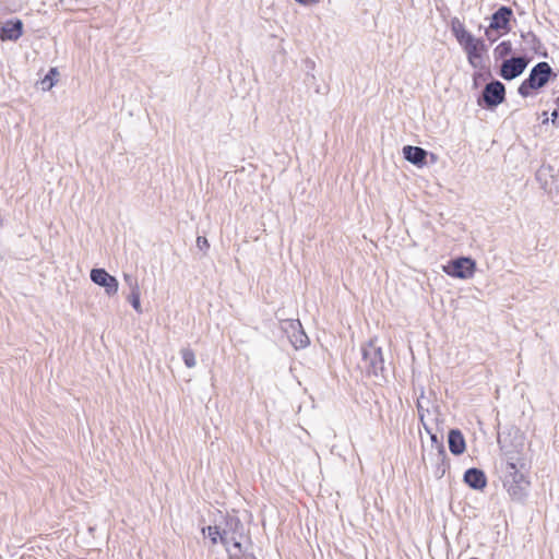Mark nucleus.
Instances as JSON below:
<instances>
[{"label":"nucleus","mask_w":559,"mask_h":559,"mask_svg":"<svg viewBox=\"0 0 559 559\" xmlns=\"http://www.w3.org/2000/svg\"><path fill=\"white\" fill-rule=\"evenodd\" d=\"M360 368L368 374L384 379V359L381 347L377 346L374 340H370L361 347Z\"/></svg>","instance_id":"obj_2"},{"label":"nucleus","mask_w":559,"mask_h":559,"mask_svg":"<svg viewBox=\"0 0 559 559\" xmlns=\"http://www.w3.org/2000/svg\"><path fill=\"white\" fill-rule=\"evenodd\" d=\"M449 449L452 454L460 455L465 451V439L459 429H451L448 436Z\"/></svg>","instance_id":"obj_16"},{"label":"nucleus","mask_w":559,"mask_h":559,"mask_svg":"<svg viewBox=\"0 0 559 559\" xmlns=\"http://www.w3.org/2000/svg\"><path fill=\"white\" fill-rule=\"evenodd\" d=\"M511 16L512 10L509 7H501L491 15L490 24L488 27L496 31L503 29L507 32L509 31V22Z\"/></svg>","instance_id":"obj_12"},{"label":"nucleus","mask_w":559,"mask_h":559,"mask_svg":"<svg viewBox=\"0 0 559 559\" xmlns=\"http://www.w3.org/2000/svg\"><path fill=\"white\" fill-rule=\"evenodd\" d=\"M58 75L56 68H51L45 78L40 81V87L43 91H49L55 85V76Z\"/></svg>","instance_id":"obj_19"},{"label":"nucleus","mask_w":559,"mask_h":559,"mask_svg":"<svg viewBox=\"0 0 559 559\" xmlns=\"http://www.w3.org/2000/svg\"><path fill=\"white\" fill-rule=\"evenodd\" d=\"M526 67L527 60L524 57H512L502 62L500 75L504 80L511 81L520 76L524 72Z\"/></svg>","instance_id":"obj_6"},{"label":"nucleus","mask_w":559,"mask_h":559,"mask_svg":"<svg viewBox=\"0 0 559 559\" xmlns=\"http://www.w3.org/2000/svg\"><path fill=\"white\" fill-rule=\"evenodd\" d=\"M522 38L525 44L534 51H537L540 46L538 37L533 32L522 33Z\"/></svg>","instance_id":"obj_20"},{"label":"nucleus","mask_w":559,"mask_h":559,"mask_svg":"<svg viewBox=\"0 0 559 559\" xmlns=\"http://www.w3.org/2000/svg\"><path fill=\"white\" fill-rule=\"evenodd\" d=\"M503 451V461L501 462V471L503 473V487L513 500L522 501L527 496L530 480L525 477L520 468L524 467L523 459L519 452Z\"/></svg>","instance_id":"obj_1"},{"label":"nucleus","mask_w":559,"mask_h":559,"mask_svg":"<svg viewBox=\"0 0 559 559\" xmlns=\"http://www.w3.org/2000/svg\"><path fill=\"white\" fill-rule=\"evenodd\" d=\"M552 73L551 67L543 61L538 62L528 74V85L540 88L547 84Z\"/></svg>","instance_id":"obj_9"},{"label":"nucleus","mask_w":559,"mask_h":559,"mask_svg":"<svg viewBox=\"0 0 559 559\" xmlns=\"http://www.w3.org/2000/svg\"><path fill=\"white\" fill-rule=\"evenodd\" d=\"M463 50L465 51L467 60L473 68H483V52L486 51V45L483 39L475 38V40L463 48Z\"/></svg>","instance_id":"obj_10"},{"label":"nucleus","mask_w":559,"mask_h":559,"mask_svg":"<svg viewBox=\"0 0 559 559\" xmlns=\"http://www.w3.org/2000/svg\"><path fill=\"white\" fill-rule=\"evenodd\" d=\"M60 2H61L63 5H67V7H71V5H72V0H60Z\"/></svg>","instance_id":"obj_31"},{"label":"nucleus","mask_w":559,"mask_h":559,"mask_svg":"<svg viewBox=\"0 0 559 559\" xmlns=\"http://www.w3.org/2000/svg\"><path fill=\"white\" fill-rule=\"evenodd\" d=\"M242 539L235 542L234 545L227 546L226 551L229 555V558L231 559H238L242 556L245 552V549L242 547Z\"/></svg>","instance_id":"obj_21"},{"label":"nucleus","mask_w":559,"mask_h":559,"mask_svg":"<svg viewBox=\"0 0 559 559\" xmlns=\"http://www.w3.org/2000/svg\"><path fill=\"white\" fill-rule=\"evenodd\" d=\"M281 329L287 334L290 344L296 348H305L309 344V337L305 333L299 320L287 319L281 322Z\"/></svg>","instance_id":"obj_3"},{"label":"nucleus","mask_w":559,"mask_h":559,"mask_svg":"<svg viewBox=\"0 0 559 559\" xmlns=\"http://www.w3.org/2000/svg\"><path fill=\"white\" fill-rule=\"evenodd\" d=\"M23 34V23L21 20H9L7 21L0 29V38L1 40H17Z\"/></svg>","instance_id":"obj_11"},{"label":"nucleus","mask_w":559,"mask_h":559,"mask_svg":"<svg viewBox=\"0 0 559 559\" xmlns=\"http://www.w3.org/2000/svg\"><path fill=\"white\" fill-rule=\"evenodd\" d=\"M427 151L419 146L406 145L403 147L404 158L416 166H423L426 163Z\"/></svg>","instance_id":"obj_15"},{"label":"nucleus","mask_w":559,"mask_h":559,"mask_svg":"<svg viewBox=\"0 0 559 559\" xmlns=\"http://www.w3.org/2000/svg\"><path fill=\"white\" fill-rule=\"evenodd\" d=\"M140 289L139 290H134V292H130L129 296H128V300L129 302L131 304V306L133 307V309L138 312V313H142V307H141V301H140Z\"/></svg>","instance_id":"obj_23"},{"label":"nucleus","mask_w":559,"mask_h":559,"mask_svg":"<svg viewBox=\"0 0 559 559\" xmlns=\"http://www.w3.org/2000/svg\"><path fill=\"white\" fill-rule=\"evenodd\" d=\"M417 408H418V415H419L420 423L423 424L426 432L430 436L432 447H435L438 457L443 460L447 455V452H445L442 441L438 438L437 433H435L432 431L431 427L425 421V411L419 403L417 405Z\"/></svg>","instance_id":"obj_13"},{"label":"nucleus","mask_w":559,"mask_h":559,"mask_svg":"<svg viewBox=\"0 0 559 559\" xmlns=\"http://www.w3.org/2000/svg\"><path fill=\"white\" fill-rule=\"evenodd\" d=\"M447 273L457 278H469L475 271V262L469 258H459L445 269Z\"/></svg>","instance_id":"obj_7"},{"label":"nucleus","mask_w":559,"mask_h":559,"mask_svg":"<svg viewBox=\"0 0 559 559\" xmlns=\"http://www.w3.org/2000/svg\"><path fill=\"white\" fill-rule=\"evenodd\" d=\"M202 534L210 538L212 545H216L218 540L221 542L222 531L217 526L203 527Z\"/></svg>","instance_id":"obj_17"},{"label":"nucleus","mask_w":559,"mask_h":559,"mask_svg":"<svg viewBox=\"0 0 559 559\" xmlns=\"http://www.w3.org/2000/svg\"><path fill=\"white\" fill-rule=\"evenodd\" d=\"M462 48H465L468 44L475 40V37L467 31L455 37Z\"/></svg>","instance_id":"obj_26"},{"label":"nucleus","mask_w":559,"mask_h":559,"mask_svg":"<svg viewBox=\"0 0 559 559\" xmlns=\"http://www.w3.org/2000/svg\"><path fill=\"white\" fill-rule=\"evenodd\" d=\"M483 100L488 108L500 105L506 97V87L500 81H492L483 90Z\"/></svg>","instance_id":"obj_4"},{"label":"nucleus","mask_w":559,"mask_h":559,"mask_svg":"<svg viewBox=\"0 0 559 559\" xmlns=\"http://www.w3.org/2000/svg\"><path fill=\"white\" fill-rule=\"evenodd\" d=\"M296 3L300 4V5H304V7H309L311 4H316L318 3L320 0H294Z\"/></svg>","instance_id":"obj_30"},{"label":"nucleus","mask_w":559,"mask_h":559,"mask_svg":"<svg viewBox=\"0 0 559 559\" xmlns=\"http://www.w3.org/2000/svg\"><path fill=\"white\" fill-rule=\"evenodd\" d=\"M464 481L473 489L481 490L487 485L485 473L481 469L472 467L464 473Z\"/></svg>","instance_id":"obj_14"},{"label":"nucleus","mask_w":559,"mask_h":559,"mask_svg":"<svg viewBox=\"0 0 559 559\" xmlns=\"http://www.w3.org/2000/svg\"><path fill=\"white\" fill-rule=\"evenodd\" d=\"M227 528L222 531L221 543L227 548V546L234 545L243 538V525L240 520L230 518L226 522Z\"/></svg>","instance_id":"obj_8"},{"label":"nucleus","mask_w":559,"mask_h":559,"mask_svg":"<svg viewBox=\"0 0 559 559\" xmlns=\"http://www.w3.org/2000/svg\"><path fill=\"white\" fill-rule=\"evenodd\" d=\"M496 32H497L496 29L487 27L485 31V35H486L487 39L490 41H496L498 38V35L496 34Z\"/></svg>","instance_id":"obj_29"},{"label":"nucleus","mask_w":559,"mask_h":559,"mask_svg":"<svg viewBox=\"0 0 559 559\" xmlns=\"http://www.w3.org/2000/svg\"><path fill=\"white\" fill-rule=\"evenodd\" d=\"M123 281L127 284V286L129 287L130 292L140 289L138 278L134 275L129 274V273H123Z\"/></svg>","instance_id":"obj_24"},{"label":"nucleus","mask_w":559,"mask_h":559,"mask_svg":"<svg viewBox=\"0 0 559 559\" xmlns=\"http://www.w3.org/2000/svg\"><path fill=\"white\" fill-rule=\"evenodd\" d=\"M197 246L200 250H206L210 247L207 239L203 236L197 238Z\"/></svg>","instance_id":"obj_28"},{"label":"nucleus","mask_w":559,"mask_h":559,"mask_svg":"<svg viewBox=\"0 0 559 559\" xmlns=\"http://www.w3.org/2000/svg\"><path fill=\"white\" fill-rule=\"evenodd\" d=\"M512 51V45L509 40L501 41L493 50L496 59H503Z\"/></svg>","instance_id":"obj_18"},{"label":"nucleus","mask_w":559,"mask_h":559,"mask_svg":"<svg viewBox=\"0 0 559 559\" xmlns=\"http://www.w3.org/2000/svg\"><path fill=\"white\" fill-rule=\"evenodd\" d=\"M528 84H530V83H528V78H527V79H525V80L521 83V85L519 86L518 92H519V94H520L521 96H523V97H527V96H530V95H531V91H532V90H537L536 87L531 86V85H528Z\"/></svg>","instance_id":"obj_27"},{"label":"nucleus","mask_w":559,"mask_h":559,"mask_svg":"<svg viewBox=\"0 0 559 559\" xmlns=\"http://www.w3.org/2000/svg\"><path fill=\"white\" fill-rule=\"evenodd\" d=\"M181 356L187 368H193L197 365L195 355L190 348L181 349Z\"/></svg>","instance_id":"obj_22"},{"label":"nucleus","mask_w":559,"mask_h":559,"mask_svg":"<svg viewBox=\"0 0 559 559\" xmlns=\"http://www.w3.org/2000/svg\"><path fill=\"white\" fill-rule=\"evenodd\" d=\"M471 559H478V558H471Z\"/></svg>","instance_id":"obj_33"},{"label":"nucleus","mask_w":559,"mask_h":559,"mask_svg":"<svg viewBox=\"0 0 559 559\" xmlns=\"http://www.w3.org/2000/svg\"><path fill=\"white\" fill-rule=\"evenodd\" d=\"M551 116H552V121H555V119H556V118H557V116H558L557 110H555V111L551 114Z\"/></svg>","instance_id":"obj_32"},{"label":"nucleus","mask_w":559,"mask_h":559,"mask_svg":"<svg viewBox=\"0 0 559 559\" xmlns=\"http://www.w3.org/2000/svg\"><path fill=\"white\" fill-rule=\"evenodd\" d=\"M451 31L455 37H459L462 33L466 31L464 24L457 19L453 17L451 20Z\"/></svg>","instance_id":"obj_25"},{"label":"nucleus","mask_w":559,"mask_h":559,"mask_svg":"<svg viewBox=\"0 0 559 559\" xmlns=\"http://www.w3.org/2000/svg\"><path fill=\"white\" fill-rule=\"evenodd\" d=\"M90 276L93 283L105 288L108 296H114L118 293L119 283L117 278L110 275L106 270L93 269Z\"/></svg>","instance_id":"obj_5"}]
</instances>
